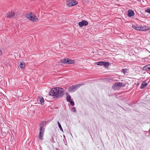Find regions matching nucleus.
<instances>
[{
    "label": "nucleus",
    "instance_id": "f257e3e1",
    "mask_svg": "<svg viewBox=\"0 0 150 150\" xmlns=\"http://www.w3.org/2000/svg\"><path fill=\"white\" fill-rule=\"evenodd\" d=\"M64 89L62 88H53L49 92V94L52 96H56L57 98L62 97L64 94Z\"/></svg>",
    "mask_w": 150,
    "mask_h": 150
},
{
    "label": "nucleus",
    "instance_id": "f03ea898",
    "mask_svg": "<svg viewBox=\"0 0 150 150\" xmlns=\"http://www.w3.org/2000/svg\"><path fill=\"white\" fill-rule=\"evenodd\" d=\"M132 27L134 29L139 31H147L149 30V28L147 26H139L137 25H132Z\"/></svg>",
    "mask_w": 150,
    "mask_h": 150
},
{
    "label": "nucleus",
    "instance_id": "7ed1b4c3",
    "mask_svg": "<svg viewBox=\"0 0 150 150\" xmlns=\"http://www.w3.org/2000/svg\"><path fill=\"white\" fill-rule=\"evenodd\" d=\"M26 16L27 18L33 22H36L38 20L37 17L33 14L32 12L29 14H27Z\"/></svg>",
    "mask_w": 150,
    "mask_h": 150
},
{
    "label": "nucleus",
    "instance_id": "20e7f679",
    "mask_svg": "<svg viewBox=\"0 0 150 150\" xmlns=\"http://www.w3.org/2000/svg\"><path fill=\"white\" fill-rule=\"evenodd\" d=\"M125 86V83L122 82H116L114 83L112 88L114 90H117L119 88L124 87Z\"/></svg>",
    "mask_w": 150,
    "mask_h": 150
},
{
    "label": "nucleus",
    "instance_id": "39448f33",
    "mask_svg": "<svg viewBox=\"0 0 150 150\" xmlns=\"http://www.w3.org/2000/svg\"><path fill=\"white\" fill-rule=\"evenodd\" d=\"M44 125H43L40 127V132L39 135V139L42 140L43 139V136L45 132V129L44 127Z\"/></svg>",
    "mask_w": 150,
    "mask_h": 150
},
{
    "label": "nucleus",
    "instance_id": "423d86ee",
    "mask_svg": "<svg viewBox=\"0 0 150 150\" xmlns=\"http://www.w3.org/2000/svg\"><path fill=\"white\" fill-rule=\"evenodd\" d=\"M66 3L67 5L69 6H73L78 4L77 1L74 0H69Z\"/></svg>",
    "mask_w": 150,
    "mask_h": 150
},
{
    "label": "nucleus",
    "instance_id": "0eeeda50",
    "mask_svg": "<svg viewBox=\"0 0 150 150\" xmlns=\"http://www.w3.org/2000/svg\"><path fill=\"white\" fill-rule=\"evenodd\" d=\"M80 85H76L72 86L69 88L68 91L69 92H73L75 91L79 87Z\"/></svg>",
    "mask_w": 150,
    "mask_h": 150
},
{
    "label": "nucleus",
    "instance_id": "6e6552de",
    "mask_svg": "<svg viewBox=\"0 0 150 150\" xmlns=\"http://www.w3.org/2000/svg\"><path fill=\"white\" fill-rule=\"evenodd\" d=\"M61 62L64 63L71 64L74 63V61L69 59L65 58L64 59H62Z\"/></svg>",
    "mask_w": 150,
    "mask_h": 150
},
{
    "label": "nucleus",
    "instance_id": "1a4fd4ad",
    "mask_svg": "<svg viewBox=\"0 0 150 150\" xmlns=\"http://www.w3.org/2000/svg\"><path fill=\"white\" fill-rule=\"evenodd\" d=\"M5 17L8 18H13L15 15L14 12L11 11L5 14Z\"/></svg>",
    "mask_w": 150,
    "mask_h": 150
},
{
    "label": "nucleus",
    "instance_id": "9d476101",
    "mask_svg": "<svg viewBox=\"0 0 150 150\" xmlns=\"http://www.w3.org/2000/svg\"><path fill=\"white\" fill-rule=\"evenodd\" d=\"M78 24L80 27H81L84 25H87L88 24V23L87 21L82 20L81 22H79Z\"/></svg>",
    "mask_w": 150,
    "mask_h": 150
},
{
    "label": "nucleus",
    "instance_id": "9b49d317",
    "mask_svg": "<svg viewBox=\"0 0 150 150\" xmlns=\"http://www.w3.org/2000/svg\"><path fill=\"white\" fill-rule=\"evenodd\" d=\"M143 69L146 70V71L150 70V64L144 66L143 67Z\"/></svg>",
    "mask_w": 150,
    "mask_h": 150
},
{
    "label": "nucleus",
    "instance_id": "f8f14e48",
    "mask_svg": "<svg viewBox=\"0 0 150 150\" xmlns=\"http://www.w3.org/2000/svg\"><path fill=\"white\" fill-rule=\"evenodd\" d=\"M147 85V83H146L144 81H143L141 84V86L140 87V88L141 89L144 88Z\"/></svg>",
    "mask_w": 150,
    "mask_h": 150
},
{
    "label": "nucleus",
    "instance_id": "ddd939ff",
    "mask_svg": "<svg viewBox=\"0 0 150 150\" xmlns=\"http://www.w3.org/2000/svg\"><path fill=\"white\" fill-rule=\"evenodd\" d=\"M67 100L68 102H70L71 100V97L69 94L67 93Z\"/></svg>",
    "mask_w": 150,
    "mask_h": 150
},
{
    "label": "nucleus",
    "instance_id": "4468645a",
    "mask_svg": "<svg viewBox=\"0 0 150 150\" xmlns=\"http://www.w3.org/2000/svg\"><path fill=\"white\" fill-rule=\"evenodd\" d=\"M19 66L21 68L23 69H24L25 67V64L24 62H21V63L19 65Z\"/></svg>",
    "mask_w": 150,
    "mask_h": 150
},
{
    "label": "nucleus",
    "instance_id": "2eb2a0df",
    "mask_svg": "<svg viewBox=\"0 0 150 150\" xmlns=\"http://www.w3.org/2000/svg\"><path fill=\"white\" fill-rule=\"evenodd\" d=\"M110 64L108 62H103V65L104 66L105 68H107L109 66Z\"/></svg>",
    "mask_w": 150,
    "mask_h": 150
},
{
    "label": "nucleus",
    "instance_id": "dca6fc26",
    "mask_svg": "<svg viewBox=\"0 0 150 150\" xmlns=\"http://www.w3.org/2000/svg\"><path fill=\"white\" fill-rule=\"evenodd\" d=\"M40 104L43 105L44 104V100L42 97L41 98H40Z\"/></svg>",
    "mask_w": 150,
    "mask_h": 150
},
{
    "label": "nucleus",
    "instance_id": "f3484780",
    "mask_svg": "<svg viewBox=\"0 0 150 150\" xmlns=\"http://www.w3.org/2000/svg\"><path fill=\"white\" fill-rule=\"evenodd\" d=\"M103 62H99L97 63V65H98L102 66L103 65Z\"/></svg>",
    "mask_w": 150,
    "mask_h": 150
},
{
    "label": "nucleus",
    "instance_id": "a211bd4d",
    "mask_svg": "<svg viewBox=\"0 0 150 150\" xmlns=\"http://www.w3.org/2000/svg\"><path fill=\"white\" fill-rule=\"evenodd\" d=\"M128 16L129 17H131V10H129L128 11Z\"/></svg>",
    "mask_w": 150,
    "mask_h": 150
},
{
    "label": "nucleus",
    "instance_id": "6ab92c4d",
    "mask_svg": "<svg viewBox=\"0 0 150 150\" xmlns=\"http://www.w3.org/2000/svg\"><path fill=\"white\" fill-rule=\"evenodd\" d=\"M57 123L59 127V128H60V130L62 131H63V130L62 128L61 127V126L58 121L57 122Z\"/></svg>",
    "mask_w": 150,
    "mask_h": 150
},
{
    "label": "nucleus",
    "instance_id": "aec40b11",
    "mask_svg": "<svg viewBox=\"0 0 150 150\" xmlns=\"http://www.w3.org/2000/svg\"><path fill=\"white\" fill-rule=\"evenodd\" d=\"M71 110L73 112H76V110L75 107H73L72 108Z\"/></svg>",
    "mask_w": 150,
    "mask_h": 150
},
{
    "label": "nucleus",
    "instance_id": "412c9836",
    "mask_svg": "<svg viewBox=\"0 0 150 150\" xmlns=\"http://www.w3.org/2000/svg\"><path fill=\"white\" fill-rule=\"evenodd\" d=\"M69 102H70L71 105L72 106H74V101H70Z\"/></svg>",
    "mask_w": 150,
    "mask_h": 150
},
{
    "label": "nucleus",
    "instance_id": "4be33fe9",
    "mask_svg": "<svg viewBox=\"0 0 150 150\" xmlns=\"http://www.w3.org/2000/svg\"><path fill=\"white\" fill-rule=\"evenodd\" d=\"M145 11L150 13V8H148L147 10H146Z\"/></svg>",
    "mask_w": 150,
    "mask_h": 150
},
{
    "label": "nucleus",
    "instance_id": "5701e85b",
    "mask_svg": "<svg viewBox=\"0 0 150 150\" xmlns=\"http://www.w3.org/2000/svg\"><path fill=\"white\" fill-rule=\"evenodd\" d=\"M122 71H123L124 73L125 74L127 72V69H122Z\"/></svg>",
    "mask_w": 150,
    "mask_h": 150
},
{
    "label": "nucleus",
    "instance_id": "b1692460",
    "mask_svg": "<svg viewBox=\"0 0 150 150\" xmlns=\"http://www.w3.org/2000/svg\"><path fill=\"white\" fill-rule=\"evenodd\" d=\"M134 15V11L132 10V16H133Z\"/></svg>",
    "mask_w": 150,
    "mask_h": 150
},
{
    "label": "nucleus",
    "instance_id": "393cba45",
    "mask_svg": "<svg viewBox=\"0 0 150 150\" xmlns=\"http://www.w3.org/2000/svg\"><path fill=\"white\" fill-rule=\"evenodd\" d=\"M2 51L0 50V55H1L2 54Z\"/></svg>",
    "mask_w": 150,
    "mask_h": 150
},
{
    "label": "nucleus",
    "instance_id": "a878e982",
    "mask_svg": "<svg viewBox=\"0 0 150 150\" xmlns=\"http://www.w3.org/2000/svg\"><path fill=\"white\" fill-rule=\"evenodd\" d=\"M137 0L138 1H141V0Z\"/></svg>",
    "mask_w": 150,
    "mask_h": 150
},
{
    "label": "nucleus",
    "instance_id": "bb28decb",
    "mask_svg": "<svg viewBox=\"0 0 150 150\" xmlns=\"http://www.w3.org/2000/svg\"><path fill=\"white\" fill-rule=\"evenodd\" d=\"M149 133H150V129L149 130Z\"/></svg>",
    "mask_w": 150,
    "mask_h": 150
}]
</instances>
